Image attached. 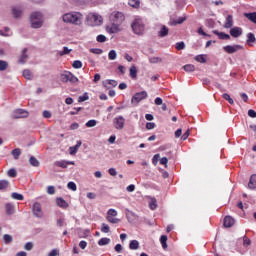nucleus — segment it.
<instances>
[{"instance_id":"a18cd8bd","label":"nucleus","mask_w":256,"mask_h":256,"mask_svg":"<svg viewBox=\"0 0 256 256\" xmlns=\"http://www.w3.org/2000/svg\"><path fill=\"white\" fill-rule=\"evenodd\" d=\"M161 61H163V59H161V57H150L149 58V63H161Z\"/></svg>"},{"instance_id":"c03bdc74","label":"nucleus","mask_w":256,"mask_h":256,"mask_svg":"<svg viewBox=\"0 0 256 256\" xmlns=\"http://www.w3.org/2000/svg\"><path fill=\"white\" fill-rule=\"evenodd\" d=\"M185 21H187V17H179L178 19H176L174 21L175 25H181L182 23H185Z\"/></svg>"},{"instance_id":"c9c22d12","label":"nucleus","mask_w":256,"mask_h":256,"mask_svg":"<svg viewBox=\"0 0 256 256\" xmlns=\"http://www.w3.org/2000/svg\"><path fill=\"white\" fill-rule=\"evenodd\" d=\"M160 243L164 249H167V235H162L160 237Z\"/></svg>"},{"instance_id":"0eeeda50","label":"nucleus","mask_w":256,"mask_h":256,"mask_svg":"<svg viewBox=\"0 0 256 256\" xmlns=\"http://www.w3.org/2000/svg\"><path fill=\"white\" fill-rule=\"evenodd\" d=\"M27 117H29V112L24 109H17L12 114V119H25Z\"/></svg>"},{"instance_id":"603ef678","label":"nucleus","mask_w":256,"mask_h":256,"mask_svg":"<svg viewBox=\"0 0 256 256\" xmlns=\"http://www.w3.org/2000/svg\"><path fill=\"white\" fill-rule=\"evenodd\" d=\"M197 33H198L199 35H203V37H211V35L207 34V33L203 30V27L198 28Z\"/></svg>"},{"instance_id":"680f3d73","label":"nucleus","mask_w":256,"mask_h":256,"mask_svg":"<svg viewBox=\"0 0 256 256\" xmlns=\"http://www.w3.org/2000/svg\"><path fill=\"white\" fill-rule=\"evenodd\" d=\"M106 83H108V85H111V87H117L118 85L117 80H106Z\"/></svg>"},{"instance_id":"6e6d98bb","label":"nucleus","mask_w":256,"mask_h":256,"mask_svg":"<svg viewBox=\"0 0 256 256\" xmlns=\"http://www.w3.org/2000/svg\"><path fill=\"white\" fill-rule=\"evenodd\" d=\"M95 125H97V120H89L86 123V127H95Z\"/></svg>"},{"instance_id":"39448f33","label":"nucleus","mask_w":256,"mask_h":256,"mask_svg":"<svg viewBox=\"0 0 256 256\" xmlns=\"http://www.w3.org/2000/svg\"><path fill=\"white\" fill-rule=\"evenodd\" d=\"M113 125L118 131L125 129V118L123 116L115 117L113 119Z\"/></svg>"},{"instance_id":"864d4df0","label":"nucleus","mask_w":256,"mask_h":256,"mask_svg":"<svg viewBox=\"0 0 256 256\" xmlns=\"http://www.w3.org/2000/svg\"><path fill=\"white\" fill-rule=\"evenodd\" d=\"M101 231H102V233H109V231H110L109 225L103 223L102 227H101Z\"/></svg>"},{"instance_id":"f3484780","label":"nucleus","mask_w":256,"mask_h":256,"mask_svg":"<svg viewBox=\"0 0 256 256\" xmlns=\"http://www.w3.org/2000/svg\"><path fill=\"white\" fill-rule=\"evenodd\" d=\"M233 27V15H228L224 23V29H231Z\"/></svg>"},{"instance_id":"f8f14e48","label":"nucleus","mask_w":256,"mask_h":256,"mask_svg":"<svg viewBox=\"0 0 256 256\" xmlns=\"http://www.w3.org/2000/svg\"><path fill=\"white\" fill-rule=\"evenodd\" d=\"M212 33L217 35V37L222 41H229V39H231L229 34H226L225 32H219V30H213Z\"/></svg>"},{"instance_id":"13d9d810","label":"nucleus","mask_w":256,"mask_h":256,"mask_svg":"<svg viewBox=\"0 0 256 256\" xmlns=\"http://www.w3.org/2000/svg\"><path fill=\"white\" fill-rule=\"evenodd\" d=\"M114 250L116 251V253H121L123 251V246L121 244H116Z\"/></svg>"},{"instance_id":"7c9ffc66","label":"nucleus","mask_w":256,"mask_h":256,"mask_svg":"<svg viewBox=\"0 0 256 256\" xmlns=\"http://www.w3.org/2000/svg\"><path fill=\"white\" fill-rule=\"evenodd\" d=\"M11 197H12V199H15L16 201H23V199H24L23 194H19L16 192H13L11 194Z\"/></svg>"},{"instance_id":"052dcab7","label":"nucleus","mask_w":256,"mask_h":256,"mask_svg":"<svg viewBox=\"0 0 256 256\" xmlns=\"http://www.w3.org/2000/svg\"><path fill=\"white\" fill-rule=\"evenodd\" d=\"M146 129L148 130L155 129V122H147Z\"/></svg>"},{"instance_id":"b1692460","label":"nucleus","mask_w":256,"mask_h":256,"mask_svg":"<svg viewBox=\"0 0 256 256\" xmlns=\"http://www.w3.org/2000/svg\"><path fill=\"white\" fill-rule=\"evenodd\" d=\"M11 155L15 160L19 159V157L21 156V149L15 148L14 150H12Z\"/></svg>"},{"instance_id":"c85d7f7f","label":"nucleus","mask_w":256,"mask_h":256,"mask_svg":"<svg viewBox=\"0 0 256 256\" xmlns=\"http://www.w3.org/2000/svg\"><path fill=\"white\" fill-rule=\"evenodd\" d=\"M183 69L186 73H193V71H195V66L192 64H186L183 66Z\"/></svg>"},{"instance_id":"4d7b16f0","label":"nucleus","mask_w":256,"mask_h":256,"mask_svg":"<svg viewBox=\"0 0 256 256\" xmlns=\"http://www.w3.org/2000/svg\"><path fill=\"white\" fill-rule=\"evenodd\" d=\"M47 193L49 195H55V187L54 186H48Z\"/></svg>"},{"instance_id":"a19ab883","label":"nucleus","mask_w":256,"mask_h":256,"mask_svg":"<svg viewBox=\"0 0 256 256\" xmlns=\"http://www.w3.org/2000/svg\"><path fill=\"white\" fill-rule=\"evenodd\" d=\"M96 41L98 43H105V41H107V37L103 34H100L96 37Z\"/></svg>"},{"instance_id":"58836bf2","label":"nucleus","mask_w":256,"mask_h":256,"mask_svg":"<svg viewBox=\"0 0 256 256\" xmlns=\"http://www.w3.org/2000/svg\"><path fill=\"white\" fill-rule=\"evenodd\" d=\"M251 245V239L247 236H243V247L247 248Z\"/></svg>"},{"instance_id":"aec40b11","label":"nucleus","mask_w":256,"mask_h":256,"mask_svg":"<svg viewBox=\"0 0 256 256\" xmlns=\"http://www.w3.org/2000/svg\"><path fill=\"white\" fill-rule=\"evenodd\" d=\"M248 187H249V189H256V174H253L250 177Z\"/></svg>"},{"instance_id":"4468645a","label":"nucleus","mask_w":256,"mask_h":256,"mask_svg":"<svg viewBox=\"0 0 256 256\" xmlns=\"http://www.w3.org/2000/svg\"><path fill=\"white\" fill-rule=\"evenodd\" d=\"M81 145H82L81 140H78V141L76 142V145H75V146L70 147V148H69V153H70V155H77V152L79 151V147H81Z\"/></svg>"},{"instance_id":"6e6552de","label":"nucleus","mask_w":256,"mask_h":256,"mask_svg":"<svg viewBox=\"0 0 256 256\" xmlns=\"http://www.w3.org/2000/svg\"><path fill=\"white\" fill-rule=\"evenodd\" d=\"M88 21H93L96 25H101L103 23V17H101L99 14L90 13L87 16Z\"/></svg>"},{"instance_id":"a211bd4d","label":"nucleus","mask_w":256,"mask_h":256,"mask_svg":"<svg viewBox=\"0 0 256 256\" xmlns=\"http://www.w3.org/2000/svg\"><path fill=\"white\" fill-rule=\"evenodd\" d=\"M33 213L36 215V217H39L41 215V204L36 202L33 205Z\"/></svg>"},{"instance_id":"423d86ee","label":"nucleus","mask_w":256,"mask_h":256,"mask_svg":"<svg viewBox=\"0 0 256 256\" xmlns=\"http://www.w3.org/2000/svg\"><path fill=\"white\" fill-rule=\"evenodd\" d=\"M224 51L228 53L229 55H233V53H237V51H241L243 49L242 45L236 44V45H227L224 46Z\"/></svg>"},{"instance_id":"1a4fd4ad","label":"nucleus","mask_w":256,"mask_h":256,"mask_svg":"<svg viewBox=\"0 0 256 256\" xmlns=\"http://www.w3.org/2000/svg\"><path fill=\"white\" fill-rule=\"evenodd\" d=\"M65 81L71 83V85H77L79 83V78H77L73 73L65 72Z\"/></svg>"},{"instance_id":"bf43d9fd","label":"nucleus","mask_w":256,"mask_h":256,"mask_svg":"<svg viewBox=\"0 0 256 256\" xmlns=\"http://www.w3.org/2000/svg\"><path fill=\"white\" fill-rule=\"evenodd\" d=\"M134 97H147V91L137 92Z\"/></svg>"},{"instance_id":"dca6fc26","label":"nucleus","mask_w":256,"mask_h":256,"mask_svg":"<svg viewBox=\"0 0 256 256\" xmlns=\"http://www.w3.org/2000/svg\"><path fill=\"white\" fill-rule=\"evenodd\" d=\"M232 225H235V219L231 216H226L224 218V227L230 228Z\"/></svg>"},{"instance_id":"7ed1b4c3","label":"nucleus","mask_w":256,"mask_h":256,"mask_svg":"<svg viewBox=\"0 0 256 256\" xmlns=\"http://www.w3.org/2000/svg\"><path fill=\"white\" fill-rule=\"evenodd\" d=\"M132 31L136 35H143V31H145V24H143V20L135 19L134 22L131 24Z\"/></svg>"},{"instance_id":"f257e3e1","label":"nucleus","mask_w":256,"mask_h":256,"mask_svg":"<svg viewBox=\"0 0 256 256\" xmlns=\"http://www.w3.org/2000/svg\"><path fill=\"white\" fill-rule=\"evenodd\" d=\"M32 29H41L43 27V13L39 11L32 12L30 15Z\"/></svg>"},{"instance_id":"f03ea898","label":"nucleus","mask_w":256,"mask_h":256,"mask_svg":"<svg viewBox=\"0 0 256 256\" xmlns=\"http://www.w3.org/2000/svg\"><path fill=\"white\" fill-rule=\"evenodd\" d=\"M66 23H71L72 25H81L83 21V14L79 12H70L65 14Z\"/></svg>"},{"instance_id":"de8ad7c7","label":"nucleus","mask_w":256,"mask_h":256,"mask_svg":"<svg viewBox=\"0 0 256 256\" xmlns=\"http://www.w3.org/2000/svg\"><path fill=\"white\" fill-rule=\"evenodd\" d=\"M6 213L7 215H13V205L11 204H6Z\"/></svg>"},{"instance_id":"37998d69","label":"nucleus","mask_w":256,"mask_h":256,"mask_svg":"<svg viewBox=\"0 0 256 256\" xmlns=\"http://www.w3.org/2000/svg\"><path fill=\"white\" fill-rule=\"evenodd\" d=\"M175 47L177 51H183V49H185V42H177Z\"/></svg>"},{"instance_id":"393cba45","label":"nucleus","mask_w":256,"mask_h":256,"mask_svg":"<svg viewBox=\"0 0 256 256\" xmlns=\"http://www.w3.org/2000/svg\"><path fill=\"white\" fill-rule=\"evenodd\" d=\"M109 243H111V239L105 237V238H101L99 241H98V245L100 247H103L105 245H109Z\"/></svg>"},{"instance_id":"4c0bfd02","label":"nucleus","mask_w":256,"mask_h":256,"mask_svg":"<svg viewBox=\"0 0 256 256\" xmlns=\"http://www.w3.org/2000/svg\"><path fill=\"white\" fill-rule=\"evenodd\" d=\"M72 67L74 69H81V67H83V62H81L80 60H75L73 63H72Z\"/></svg>"},{"instance_id":"2eb2a0df","label":"nucleus","mask_w":256,"mask_h":256,"mask_svg":"<svg viewBox=\"0 0 256 256\" xmlns=\"http://www.w3.org/2000/svg\"><path fill=\"white\" fill-rule=\"evenodd\" d=\"M246 43L249 45V47H253V43H256L255 34H253V32L247 34Z\"/></svg>"},{"instance_id":"a878e982","label":"nucleus","mask_w":256,"mask_h":256,"mask_svg":"<svg viewBox=\"0 0 256 256\" xmlns=\"http://www.w3.org/2000/svg\"><path fill=\"white\" fill-rule=\"evenodd\" d=\"M128 5L134 9H138V7L141 5V2L139 0H128Z\"/></svg>"},{"instance_id":"473e14b6","label":"nucleus","mask_w":256,"mask_h":256,"mask_svg":"<svg viewBox=\"0 0 256 256\" xmlns=\"http://www.w3.org/2000/svg\"><path fill=\"white\" fill-rule=\"evenodd\" d=\"M195 61H197L198 63H207V59H205V55L200 54L195 56Z\"/></svg>"},{"instance_id":"3c124183","label":"nucleus","mask_w":256,"mask_h":256,"mask_svg":"<svg viewBox=\"0 0 256 256\" xmlns=\"http://www.w3.org/2000/svg\"><path fill=\"white\" fill-rule=\"evenodd\" d=\"M143 98L139 97H132L131 103L132 105H139V103L142 101Z\"/></svg>"},{"instance_id":"338daca9","label":"nucleus","mask_w":256,"mask_h":256,"mask_svg":"<svg viewBox=\"0 0 256 256\" xmlns=\"http://www.w3.org/2000/svg\"><path fill=\"white\" fill-rule=\"evenodd\" d=\"M79 247H80V249H86L87 248V242L85 240L80 241Z\"/></svg>"},{"instance_id":"9b49d317","label":"nucleus","mask_w":256,"mask_h":256,"mask_svg":"<svg viewBox=\"0 0 256 256\" xmlns=\"http://www.w3.org/2000/svg\"><path fill=\"white\" fill-rule=\"evenodd\" d=\"M230 35L234 37V39L241 37V35H243V28L238 26L230 28Z\"/></svg>"},{"instance_id":"79ce46f5","label":"nucleus","mask_w":256,"mask_h":256,"mask_svg":"<svg viewBox=\"0 0 256 256\" xmlns=\"http://www.w3.org/2000/svg\"><path fill=\"white\" fill-rule=\"evenodd\" d=\"M67 188L70 189V191H77V184H75V182H69Z\"/></svg>"},{"instance_id":"c756f323","label":"nucleus","mask_w":256,"mask_h":256,"mask_svg":"<svg viewBox=\"0 0 256 256\" xmlns=\"http://www.w3.org/2000/svg\"><path fill=\"white\" fill-rule=\"evenodd\" d=\"M9 63L5 60H0V71H7Z\"/></svg>"},{"instance_id":"72a5a7b5","label":"nucleus","mask_w":256,"mask_h":256,"mask_svg":"<svg viewBox=\"0 0 256 256\" xmlns=\"http://www.w3.org/2000/svg\"><path fill=\"white\" fill-rule=\"evenodd\" d=\"M7 187H9V181L0 180V191H4Z\"/></svg>"},{"instance_id":"5fc2aeb1","label":"nucleus","mask_w":256,"mask_h":256,"mask_svg":"<svg viewBox=\"0 0 256 256\" xmlns=\"http://www.w3.org/2000/svg\"><path fill=\"white\" fill-rule=\"evenodd\" d=\"M8 177H17V170H15V169H10V170H8Z\"/></svg>"},{"instance_id":"cd10ccee","label":"nucleus","mask_w":256,"mask_h":256,"mask_svg":"<svg viewBox=\"0 0 256 256\" xmlns=\"http://www.w3.org/2000/svg\"><path fill=\"white\" fill-rule=\"evenodd\" d=\"M130 77L132 79H137V67L135 65L130 67Z\"/></svg>"},{"instance_id":"09e8293b","label":"nucleus","mask_w":256,"mask_h":256,"mask_svg":"<svg viewBox=\"0 0 256 256\" xmlns=\"http://www.w3.org/2000/svg\"><path fill=\"white\" fill-rule=\"evenodd\" d=\"M107 217H117V210L109 209L107 212Z\"/></svg>"},{"instance_id":"8fccbe9b","label":"nucleus","mask_w":256,"mask_h":256,"mask_svg":"<svg viewBox=\"0 0 256 256\" xmlns=\"http://www.w3.org/2000/svg\"><path fill=\"white\" fill-rule=\"evenodd\" d=\"M56 204L58 205V207H65V200L63 198H57L56 199Z\"/></svg>"},{"instance_id":"49530a36","label":"nucleus","mask_w":256,"mask_h":256,"mask_svg":"<svg viewBox=\"0 0 256 256\" xmlns=\"http://www.w3.org/2000/svg\"><path fill=\"white\" fill-rule=\"evenodd\" d=\"M25 59H27V48L22 50V56L20 58V63H25Z\"/></svg>"},{"instance_id":"f704fd0d","label":"nucleus","mask_w":256,"mask_h":256,"mask_svg":"<svg viewBox=\"0 0 256 256\" xmlns=\"http://www.w3.org/2000/svg\"><path fill=\"white\" fill-rule=\"evenodd\" d=\"M106 219H107V221L109 222V223H113V224H117V223H120L121 222V219H119V218H114V216H107L106 217Z\"/></svg>"},{"instance_id":"6ab92c4d","label":"nucleus","mask_w":256,"mask_h":256,"mask_svg":"<svg viewBox=\"0 0 256 256\" xmlns=\"http://www.w3.org/2000/svg\"><path fill=\"white\" fill-rule=\"evenodd\" d=\"M244 17L256 25V12L245 13Z\"/></svg>"},{"instance_id":"ea45409f","label":"nucleus","mask_w":256,"mask_h":256,"mask_svg":"<svg viewBox=\"0 0 256 256\" xmlns=\"http://www.w3.org/2000/svg\"><path fill=\"white\" fill-rule=\"evenodd\" d=\"M90 53H93L94 55H101L103 53V49H101V48H91Z\"/></svg>"},{"instance_id":"412c9836","label":"nucleus","mask_w":256,"mask_h":256,"mask_svg":"<svg viewBox=\"0 0 256 256\" xmlns=\"http://www.w3.org/2000/svg\"><path fill=\"white\" fill-rule=\"evenodd\" d=\"M169 35V28L166 26H162L160 31L158 32V37H167Z\"/></svg>"},{"instance_id":"69168bd1","label":"nucleus","mask_w":256,"mask_h":256,"mask_svg":"<svg viewBox=\"0 0 256 256\" xmlns=\"http://www.w3.org/2000/svg\"><path fill=\"white\" fill-rule=\"evenodd\" d=\"M248 115H249V117H252V119H255V117H256L255 110H253V109L248 110Z\"/></svg>"},{"instance_id":"ddd939ff","label":"nucleus","mask_w":256,"mask_h":256,"mask_svg":"<svg viewBox=\"0 0 256 256\" xmlns=\"http://www.w3.org/2000/svg\"><path fill=\"white\" fill-rule=\"evenodd\" d=\"M12 15L15 19H19V17H21V15H23V10L21 9V7L13 6L12 7Z\"/></svg>"},{"instance_id":"0e129e2a","label":"nucleus","mask_w":256,"mask_h":256,"mask_svg":"<svg viewBox=\"0 0 256 256\" xmlns=\"http://www.w3.org/2000/svg\"><path fill=\"white\" fill-rule=\"evenodd\" d=\"M24 249H26V251H31V249H33V243L28 242L25 244Z\"/></svg>"},{"instance_id":"20e7f679","label":"nucleus","mask_w":256,"mask_h":256,"mask_svg":"<svg viewBox=\"0 0 256 256\" xmlns=\"http://www.w3.org/2000/svg\"><path fill=\"white\" fill-rule=\"evenodd\" d=\"M110 21L111 23L121 25V23L125 21V14H123V12H112L110 15Z\"/></svg>"},{"instance_id":"e2e57ef3","label":"nucleus","mask_w":256,"mask_h":256,"mask_svg":"<svg viewBox=\"0 0 256 256\" xmlns=\"http://www.w3.org/2000/svg\"><path fill=\"white\" fill-rule=\"evenodd\" d=\"M150 209H152V211H155V209H157V201L156 200H152L150 202Z\"/></svg>"},{"instance_id":"774afa93","label":"nucleus","mask_w":256,"mask_h":256,"mask_svg":"<svg viewBox=\"0 0 256 256\" xmlns=\"http://www.w3.org/2000/svg\"><path fill=\"white\" fill-rule=\"evenodd\" d=\"M57 255H59V250H57V249L52 250V251L48 254V256H57Z\"/></svg>"},{"instance_id":"4be33fe9","label":"nucleus","mask_w":256,"mask_h":256,"mask_svg":"<svg viewBox=\"0 0 256 256\" xmlns=\"http://www.w3.org/2000/svg\"><path fill=\"white\" fill-rule=\"evenodd\" d=\"M23 77L25 79H28V81H31V80H33V72H31V70H29V69H26L23 71Z\"/></svg>"},{"instance_id":"e433bc0d","label":"nucleus","mask_w":256,"mask_h":256,"mask_svg":"<svg viewBox=\"0 0 256 256\" xmlns=\"http://www.w3.org/2000/svg\"><path fill=\"white\" fill-rule=\"evenodd\" d=\"M108 59H110V61H115V59H117V52L115 50H111L108 54Z\"/></svg>"},{"instance_id":"bb28decb","label":"nucleus","mask_w":256,"mask_h":256,"mask_svg":"<svg viewBox=\"0 0 256 256\" xmlns=\"http://www.w3.org/2000/svg\"><path fill=\"white\" fill-rule=\"evenodd\" d=\"M29 163H30V165H32V167H39V165H40L39 160H37V158H35V156H31L29 158Z\"/></svg>"},{"instance_id":"9d476101","label":"nucleus","mask_w":256,"mask_h":256,"mask_svg":"<svg viewBox=\"0 0 256 256\" xmlns=\"http://www.w3.org/2000/svg\"><path fill=\"white\" fill-rule=\"evenodd\" d=\"M120 26H121V24H117L115 22H112V24L110 26H106V31H107V33H110V35H113L115 33H119V31H121Z\"/></svg>"},{"instance_id":"2f4dec72","label":"nucleus","mask_w":256,"mask_h":256,"mask_svg":"<svg viewBox=\"0 0 256 256\" xmlns=\"http://www.w3.org/2000/svg\"><path fill=\"white\" fill-rule=\"evenodd\" d=\"M3 241L6 245H9V243H11L13 241V236H11L9 234H4Z\"/></svg>"},{"instance_id":"5701e85b","label":"nucleus","mask_w":256,"mask_h":256,"mask_svg":"<svg viewBox=\"0 0 256 256\" xmlns=\"http://www.w3.org/2000/svg\"><path fill=\"white\" fill-rule=\"evenodd\" d=\"M129 249H131L132 251H136V249H139V241L137 240L130 241Z\"/></svg>"}]
</instances>
